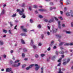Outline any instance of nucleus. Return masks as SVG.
<instances>
[{
	"instance_id": "1",
	"label": "nucleus",
	"mask_w": 73,
	"mask_h": 73,
	"mask_svg": "<svg viewBox=\"0 0 73 73\" xmlns=\"http://www.w3.org/2000/svg\"><path fill=\"white\" fill-rule=\"evenodd\" d=\"M35 66H37L36 67V68H35V70H38L40 68V66H38L37 64H35Z\"/></svg>"
},
{
	"instance_id": "60",
	"label": "nucleus",
	"mask_w": 73,
	"mask_h": 73,
	"mask_svg": "<svg viewBox=\"0 0 73 73\" xmlns=\"http://www.w3.org/2000/svg\"><path fill=\"white\" fill-rule=\"evenodd\" d=\"M21 29H24V26H22L21 27Z\"/></svg>"
},
{
	"instance_id": "33",
	"label": "nucleus",
	"mask_w": 73,
	"mask_h": 73,
	"mask_svg": "<svg viewBox=\"0 0 73 73\" xmlns=\"http://www.w3.org/2000/svg\"><path fill=\"white\" fill-rule=\"evenodd\" d=\"M64 46H66H66H69V44L68 43H65L64 44Z\"/></svg>"
},
{
	"instance_id": "58",
	"label": "nucleus",
	"mask_w": 73,
	"mask_h": 73,
	"mask_svg": "<svg viewBox=\"0 0 73 73\" xmlns=\"http://www.w3.org/2000/svg\"><path fill=\"white\" fill-rule=\"evenodd\" d=\"M69 45H70L71 46L73 45V43H71L69 44Z\"/></svg>"
},
{
	"instance_id": "19",
	"label": "nucleus",
	"mask_w": 73,
	"mask_h": 73,
	"mask_svg": "<svg viewBox=\"0 0 73 73\" xmlns=\"http://www.w3.org/2000/svg\"><path fill=\"white\" fill-rule=\"evenodd\" d=\"M19 14L20 15H23L24 13H23V12H22V11H21L19 12Z\"/></svg>"
},
{
	"instance_id": "35",
	"label": "nucleus",
	"mask_w": 73,
	"mask_h": 73,
	"mask_svg": "<svg viewBox=\"0 0 73 73\" xmlns=\"http://www.w3.org/2000/svg\"><path fill=\"white\" fill-rule=\"evenodd\" d=\"M38 55L37 54H36L35 55V57L36 58H37L38 57Z\"/></svg>"
},
{
	"instance_id": "41",
	"label": "nucleus",
	"mask_w": 73,
	"mask_h": 73,
	"mask_svg": "<svg viewBox=\"0 0 73 73\" xmlns=\"http://www.w3.org/2000/svg\"><path fill=\"white\" fill-rule=\"evenodd\" d=\"M50 57H49V58H47V61H48H48H49V60H50Z\"/></svg>"
},
{
	"instance_id": "30",
	"label": "nucleus",
	"mask_w": 73,
	"mask_h": 73,
	"mask_svg": "<svg viewBox=\"0 0 73 73\" xmlns=\"http://www.w3.org/2000/svg\"><path fill=\"white\" fill-rule=\"evenodd\" d=\"M16 16V13H15L14 14H13L12 16L11 17H15Z\"/></svg>"
},
{
	"instance_id": "3",
	"label": "nucleus",
	"mask_w": 73,
	"mask_h": 73,
	"mask_svg": "<svg viewBox=\"0 0 73 73\" xmlns=\"http://www.w3.org/2000/svg\"><path fill=\"white\" fill-rule=\"evenodd\" d=\"M11 68H7L6 69V72H11Z\"/></svg>"
},
{
	"instance_id": "64",
	"label": "nucleus",
	"mask_w": 73,
	"mask_h": 73,
	"mask_svg": "<svg viewBox=\"0 0 73 73\" xmlns=\"http://www.w3.org/2000/svg\"><path fill=\"white\" fill-rule=\"evenodd\" d=\"M29 69H30V68H29V67H28L27 68H26V70H29Z\"/></svg>"
},
{
	"instance_id": "61",
	"label": "nucleus",
	"mask_w": 73,
	"mask_h": 73,
	"mask_svg": "<svg viewBox=\"0 0 73 73\" xmlns=\"http://www.w3.org/2000/svg\"><path fill=\"white\" fill-rule=\"evenodd\" d=\"M71 26L72 27H73V23L72 22L71 23Z\"/></svg>"
},
{
	"instance_id": "40",
	"label": "nucleus",
	"mask_w": 73,
	"mask_h": 73,
	"mask_svg": "<svg viewBox=\"0 0 73 73\" xmlns=\"http://www.w3.org/2000/svg\"><path fill=\"white\" fill-rule=\"evenodd\" d=\"M19 61H20V60H17L15 61V63H17V62H19Z\"/></svg>"
},
{
	"instance_id": "24",
	"label": "nucleus",
	"mask_w": 73,
	"mask_h": 73,
	"mask_svg": "<svg viewBox=\"0 0 73 73\" xmlns=\"http://www.w3.org/2000/svg\"><path fill=\"white\" fill-rule=\"evenodd\" d=\"M56 31L52 30V31H50L51 32H52V33H56Z\"/></svg>"
},
{
	"instance_id": "22",
	"label": "nucleus",
	"mask_w": 73,
	"mask_h": 73,
	"mask_svg": "<svg viewBox=\"0 0 73 73\" xmlns=\"http://www.w3.org/2000/svg\"><path fill=\"white\" fill-rule=\"evenodd\" d=\"M33 46V49H37V47L35 45H33V46Z\"/></svg>"
},
{
	"instance_id": "59",
	"label": "nucleus",
	"mask_w": 73,
	"mask_h": 73,
	"mask_svg": "<svg viewBox=\"0 0 73 73\" xmlns=\"http://www.w3.org/2000/svg\"><path fill=\"white\" fill-rule=\"evenodd\" d=\"M47 50L48 51H50V47H49L47 49Z\"/></svg>"
},
{
	"instance_id": "36",
	"label": "nucleus",
	"mask_w": 73,
	"mask_h": 73,
	"mask_svg": "<svg viewBox=\"0 0 73 73\" xmlns=\"http://www.w3.org/2000/svg\"><path fill=\"white\" fill-rule=\"evenodd\" d=\"M24 6H25V3H23L22 4L21 6L22 7H24Z\"/></svg>"
},
{
	"instance_id": "21",
	"label": "nucleus",
	"mask_w": 73,
	"mask_h": 73,
	"mask_svg": "<svg viewBox=\"0 0 73 73\" xmlns=\"http://www.w3.org/2000/svg\"><path fill=\"white\" fill-rule=\"evenodd\" d=\"M22 17H23V18H25L26 17V16H25V14H24V13H23V14L22 15Z\"/></svg>"
},
{
	"instance_id": "15",
	"label": "nucleus",
	"mask_w": 73,
	"mask_h": 73,
	"mask_svg": "<svg viewBox=\"0 0 73 73\" xmlns=\"http://www.w3.org/2000/svg\"><path fill=\"white\" fill-rule=\"evenodd\" d=\"M54 43V41L52 40L51 42V44H50V46H52L53 45V44Z\"/></svg>"
},
{
	"instance_id": "46",
	"label": "nucleus",
	"mask_w": 73,
	"mask_h": 73,
	"mask_svg": "<svg viewBox=\"0 0 73 73\" xmlns=\"http://www.w3.org/2000/svg\"><path fill=\"white\" fill-rule=\"evenodd\" d=\"M33 8H37V5H34L33 6Z\"/></svg>"
},
{
	"instance_id": "53",
	"label": "nucleus",
	"mask_w": 73,
	"mask_h": 73,
	"mask_svg": "<svg viewBox=\"0 0 73 73\" xmlns=\"http://www.w3.org/2000/svg\"><path fill=\"white\" fill-rule=\"evenodd\" d=\"M58 53H59V52H58V51H56V54H57V55H58Z\"/></svg>"
},
{
	"instance_id": "54",
	"label": "nucleus",
	"mask_w": 73,
	"mask_h": 73,
	"mask_svg": "<svg viewBox=\"0 0 73 73\" xmlns=\"http://www.w3.org/2000/svg\"><path fill=\"white\" fill-rule=\"evenodd\" d=\"M59 19H61V20H63V18H62V17H59Z\"/></svg>"
},
{
	"instance_id": "2",
	"label": "nucleus",
	"mask_w": 73,
	"mask_h": 73,
	"mask_svg": "<svg viewBox=\"0 0 73 73\" xmlns=\"http://www.w3.org/2000/svg\"><path fill=\"white\" fill-rule=\"evenodd\" d=\"M54 21V19L53 18H52L49 21H48V23H52Z\"/></svg>"
},
{
	"instance_id": "7",
	"label": "nucleus",
	"mask_w": 73,
	"mask_h": 73,
	"mask_svg": "<svg viewBox=\"0 0 73 73\" xmlns=\"http://www.w3.org/2000/svg\"><path fill=\"white\" fill-rule=\"evenodd\" d=\"M46 10L44 9H39V11H40V12H44Z\"/></svg>"
},
{
	"instance_id": "39",
	"label": "nucleus",
	"mask_w": 73,
	"mask_h": 73,
	"mask_svg": "<svg viewBox=\"0 0 73 73\" xmlns=\"http://www.w3.org/2000/svg\"><path fill=\"white\" fill-rule=\"evenodd\" d=\"M0 44L1 45H3V41H0Z\"/></svg>"
},
{
	"instance_id": "38",
	"label": "nucleus",
	"mask_w": 73,
	"mask_h": 73,
	"mask_svg": "<svg viewBox=\"0 0 73 73\" xmlns=\"http://www.w3.org/2000/svg\"><path fill=\"white\" fill-rule=\"evenodd\" d=\"M45 56V54H41V57H43L44 56Z\"/></svg>"
},
{
	"instance_id": "11",
	"label": "nucleus",
	"mask_w": 73,
	"mask_h": 73,
	"mask_svg": "<svg viewBox=\"0 0 73 73\" xmlns=\"http://www.w3.org/2000/svg\"><path fill=\"white\" fill-rule=\"evenodd\" d=\"M70 15H71V17H73V13L72 12V11L71 10L70 13Z\"/></svg>"
},
{
	"instance_id": "47",
	"label": "nucleus",
	"mask_w": 73,
	"mask_h": 73,
	"mask_svg": "<svg viewBox=\"0 0 73 73\" xmlns=\"http://www.w3.org/2000/svg\"><path fill=\"white\" fill-rule=\"evenodd\" d=\"M20 11H20V9H17V12H19H19H20Z\"/></svg>"
},
{
	"instance_id": "57",
	"label": "nucleus",
	"mask_w": 73,
	"mask_h": 73,
	"mask_svg": "<svg viewBox=\"0 0 73 73\" xmlns=\"http://www.w3.org/2000/svg\"><path fill=\"white\" fill-rule=\"evenodd\" d=\"M25 65L24 64V65H22V68H25Z\"/></svg>"
},
{
	"instance_id": "6",
	"label": "nucleus",
	"mask_w": 73,
	"mask_h": 73,
	"mask_svg": "<svg viewBox=\"0 0 73 73\" xmlns=\"http://www.w3.org/2000/svg\"><path fill=\"white\" fill-rule=\"evenodd\" d=\"M60 3L61 5L64 6L63 4V0H60Z\"/></svg>"
},
{
	"instance_id": "28",
	"label": "nucleus",
	"mask_w": 73,
	"mask_h": 73,
	"mask_svg": "<svg viewBox=\"0 0 73 73\" xmlns=\"http://www.w3.org/2000/svg\"><path fill=\"white\" fill-rule=\"evenodd\" d=\"M53 9H56V7H50V11H52Z\"/></svg>"
},
{
	"instance_id": "63",
	"label": "nucleus",
	"mask_w": 73,
	"mask_h": 73,
	"mask_svg": "<svg viewBox=\"0 0 73 73\" xmlns=\"http://www.w3.org/2000/svg\"><path fill=\"white\" fill-rule=\"evenodd\" d=\"M15 23H19V21L18 20H16L15 21Z\"/></svg>"
},
{
	"instance_id": "52",
	"label": "nucleus",
	"mask_w": 73,
	"mask_h": 73,
	"mask_svg": "<svg viewBox=\"0 0 73 73\" xmlns=\"http://www.w3.org/2000/svg\"><path fill=\"white\" fill-rule=\"evenodd\" d=\"M22 56L23 57H25V54L24 53L22 54Z\"/></svg>"
},
{
	"instance_id": "9",
	"label": "nucleus",
	"mask_w": 73,
	"mask_h": 73,
	"mask_svg": "<svg viewBox=\"0 0 73 73\" xmlns=\"http://www.w3.org/2000/svg\"><path fill=\"white\" fill-rule=\"evenodd\" d=\"M56 56L55 55L54 56H53L52 58V60H53V61H54L55 59H56Z\"/></svg>"
},
{
	"instance_id": "8",
	"label": "nucleus",
	"mask_w": 73,
	"mask_h": 73,
	"mask_svg": "<svg viewBox=\"0 0 73 73\" xmlns=\"http://www.w3.org/2000/svg\"><path fill=\"white\" fill-rule=\"evenodd\" d=\"M35 64H32L30 65L29 66V68L30 69L31 68H32L33 66H35Z\"/></svg>"
},
{
	"instance_id": "44",
	"label": "nucleus",
	"mask_w": 73,
	"mask_h": 73,
	"mask_svg": "<svg viewBox=\"0 0 73 73\" xmlns=\"http://www.w3.org/2000/svg\"><path fill=\"white\" fill-rule=\"evenodd\" d=\"M44 37V34H42L41 35V38L43 39Z\"/></svg>"
},
{
	"instance_id": "18",
	"label": "nucleus",
	"mask_w": 73,
	"mask_h": 73,
	"mask_svg": "<svg viewBox=\"0 0 73 73\" xmlns=\"http://www.w3.org/2000/svg\"><path fill=\"white\" fill-rule=\"evenodd\" d=\"M31 45L32 46H33V40H32L31 41Z\"/></svg>"
},
{
	"instance_id": "62",
	"label": "nucleus",
	"mask_w": 73,
	"mask_h": 73,
	"mask_svg": "<svg viewBox=\"0 0 73 73\" xmlns=\"http://www.w3.org/2000/svg\"><path fill=\"white\" fill-rule=\"evenodd\" d=\"M41 43H39V44H38V46H41Z\"/></svg>"
},
{
	"instance_id": "17",
	"label": "nucleus",
	"mask_w": 73,
	"mask_h": 73,
	"mask_svg": "<svg viewBox=\"0 0 73 73\" xmlns=\"http://www.w3.org/2000/svg\"><path fill=\"white\" fill-rule=\"evenodd\" d=\"M8 23L10 25L11 27H12L13 26V25H12L13 23H12V22H8Z\"/></svg>"
},
{
	"instance_id": "51",
	"label": "nucleus",
	"mask_w": 73,
	"mask_h": 73,
	"mask_svg": "<svg viewBox=\"0 0 73 73\" xmlns=\"http://www.w3.org/2000/svg\"><path fill=\"white\" fill-rule=\"evenodd\" d=\"M59 70L60 71V73H63V72H61V68H59Z\"/></svg>"
},
{
	"instance_id": "29",
	"label": "nucleus",
	"mask_w": 73,
	"mask_h": 73,
	"mask_svg": "<svg viewBox=\"0 0 73 73\" xmlns=\"http://www.w3.org/2000/svg\"><path fill=\"white\" fill-rule=\"evenodd\" d=\"M59 53L60 54H64V51H62L59 52Z\"/></svg>"
},
{
	"instance_id": "16",
	"label": "nucleus",
	"mask_w": 73,
	"mask_h": 73,
	"mask_svg": "<svg viewBox=\"0 0 73 73\" xmlns=\"http://www.w3.org/2000/svg\"><path fill=\"white\" fill-rule=\"evenodd\" d=\"M43 70H44V68L42 67L41 69V73H43L44 72Z\"/></svg>"
},
{
	"instance_id": "4",
	"label": "nucleus",
	"mask_w": 73,
	"mask_h": 73,
	"mask_svg": "<svg viewBox=\"0 0 73 73\" xmlns=\"http://www.w3.org/2000/svg\"><path fill=\"white\" fill-rule=\"evenodd\" d=\"M60 21H58V27L59 29H61V24Z\"/></svg>"
},
{
	"instance_id": "14",
	"label": "nucleus",
	"mask_w": 73,
	"mask_h": 73,
	"mask_svg": "<svg viewBox=\"0 0 73 73\" xmlns=\"http://www.w3.org/2000/svg\"><path fill=\"white\" fill-rule=\"evenodd\" d=\"M21 43H22V44H25V42H24V40L23 39H21Z\"/></svg>"
},
{
	"instance_id": "32",
	"label": "nucleus",
	"mask_w": 73,
	"mask_h": 73,
	"mask_svg": "<svg viewBox=\"0 0 73 73\" xmlns=\"http://www.w3.org/2000/svg\"><path fill=\"white\" fill-rule=\"evenodd\" d=\"M13 64V61L12 60H10L9 61V64L10 65H12Z\"/></svg>"
},
{
	"instance_id": "43",
	"label": "nucleus",
	"mask_w": 73,
	"mask_h": 73,
	"mask_svg": "<svg viewBox=\"0 0 73 73\" xmlns=\"http://www.w3.org/2000/svg\"><path fill=\"white\" fill-rule=\"evenodd\" d=\"M44 21H45V22H46V23H47V22H48V20H47V19H45L44 20Z\"/></svg>"
},
{
	"instance_id": "48",
	"label": "nucleus",
	"mask_w": 73,
	"mask_h": 73,
	"mask_svg": "<svg viewBox=\"0 0 73 73\" xmlns=\"http://www.w3.org/2000/svg\"><path fill=\"white\" fill-rule=\"evenodd\" d=\"M31 23H33V20L32 19H31L30 20Z\"/></svg>"
},
{
	"instance_id": "37",
	"label": "nucleus",
	"mask_w": 73,
	"mask_h": 73,
	"mask_svg": "<svg viewBox=\"0 0 73 73\" xmlns=\"http://www.w3.org/2000/svg\"><path fill=\"white\" fill-rule=\"evenodd\" d=\"M66 33L67 34H70V33H71V32H70L68 31H66Z\"/></svg>"
},
{
	"instance_id": "20",
	"label": "nucleus",
	"mask_w": 73,
	"mask_h": 73,
	"mask_svg": "<svg viewBox=\"0 0 73 73\" xmlns=\"http://www.w3.org/2000/svg\"><path fill=\"white\" fill-rule=\"evenodd\" d=\"M63 44H64V42H62L60 43L59 44V46H62L63 45Z\"/></svg>"
},
{
	"instance_id": "31",
	"label": "nucleus",
	"mask_w": 73,
	"mask_h": 73,
	"mask_svg": "<svg viewBox=\"0 0 73 73\" xmlns=\"http://www.w3.org/2000/svg\"><path fill=\"white\" fill-rule=\"evenodd\" d=\"M12 67H17L16 64H13L12 65Z\"/></svg>"
},
{
	"instance_id": "56",
	"label": "nucleus",
	"mask_w": 73,
	"mask_h": 73,
	"mask_svg": "<svg viewBox=\"0 0 73 73\" xmlns=\"http://www.w3.org/2000/svg\"><path fill=\"white\" fill-rule=\"evenodd\" d=\"M3 56L4 58H6V57H7V56L5 54L3 55Z\"/></svg>"
},
{
	"instance_id": "5",
	"label": "nucleus",
	"mask_w": 73,
	"mask_h": 73,
	"mask_svg": "<svg viewBox=\"0 0 73 73\" xmlns=\"http://www.w3.org/2000/svg\"><path fill=\"white\" fill-rule=\"evenodd\" d=\"M21 35L22 36H27V34H26V33H21Z\"/></svg>"
},
{
	"instance_id": "13",
	"label": "nucleus",
	"mask_w": 73,
	"mask_h": 73,
	"mask_svg": "<svg viewBox=\"0 0 73 73\" xmlns=\"http://www.w3.org/2000/svg\"><path fill=\"white\" fill-rule=\"evenodd\" d=\"M67 63H68L66 62H64L63 63V65L64 66H65L66 65Z\"/></svg>"
},
{
	"instance_id": "25",
	"label": "nucleus",
	"mask_w": 73,
	"mask_h": 73,
	"mask_svg": "<svg viewBox=\"0 0 73 73\" xmlns=\"http://www.w3.org/2000/svg\"><path fill=\"white\" fill-rule=\"evenodd\" d=\"M22 30L23 32H27V29H23Z\"/></svg>"
},
{
	"instance_id": "55",
	"label": "nucleus",
	"mask_w": 73,
	"mask_h": 73,
	"mask_svg": "<svg viewBox=\"0 0 73 73\" xmlns=\"http://www.w3.org/2000/svg\"><path fill=\"white\" fill-rule=\"evenodd\" d=\"M50 5H53V3L52 2H50Z\"/></svg>"
},
{
	"instance_id": "34",
	"label": "nucleus",
	"mask_w": 73,
	"mask_h": 73,
	"mask_svg": "<svg viewBox=\"0 0 73 73\" xmlns=\"http://www.w3.org/2000/svg\"><path fill=\"white\" fill-rule=\"evenodd\" d=\"M56 36H57L58 37V38H60L61 37V36H60L59 35H56Z\"/></svg>"
},
{
	"instance_id": "49",
	"label": "nucleus",
	"mask_w": 73,
	"mask_h": 73,
	"mask_svg": "<svg viewBox=\"0 0 73 73\" xmlns=\"http://www.w3.org/2000/svg\"><path fill=\"white\" fill-rule=\"evenodd\" d=\"M54 19H55V20H56V21H57L58 20V19L56 17H54Z\"/></svg>"
},
{
	"instance_id": "23",
	"label": "nucleus",
	"mask_w": 73,
	"mask_h": 73,
	"mask_svg": "<svg viewBox=\"0 0 73 73\" xmlns=\"http://www.w3.org/2000/svg\"><path fill=\"white\" fill-rule=\"evenodd\" d=\"M38 17H39V18H40V19H42L43 18V16H42L41 15H38Z\"/></svg>"
},
{
	"instance_id": "10",
	"label": "nucleus",
	"mask_w": 73,
	"mask_h": 73,
	"mask_svg": "<svg viewBox=\"0 0 73 73\" xmlns=\"http://www.w3.org/2000/svg\"><path fill=\"white\" fill-rule=\"evenodd\" d=\"M23 50L24 52H27V49L26 48H24L23 49Z\"/></svg>"
},
{
	"instance_id": "50",
	"label": "nucleus",
	"mask_w": 73,
	"mask_h": 73,
	"mask_svg": "<svg viewBox=\"0 0 73 73\" xmlns=\"http://www.w3.org/2000/svg\"><path fill=\"white\" fill-rule=\"evenodd\" d=\"M69 61H70V59L68 58L66 62L67 63H68V62H69Z\"/></svg>"
},
{
	"instance_id": "27",
	"label": "nucleus",
	"mask_w": 73,
	"mask_h": 73,
	"mask_svg": "<svg viewBox=\"0 0 73 73\" xmlns=\"http://www.w3.org/2000/svg\"><path fill=\"white\" fill-rule=\"evenodd\" d=\"M62 58H60L59 59V60H58V62H61V60H62Z\"/></svg>"
},
{
	"instance_id": "45",
	"label": "nucleus",
	"mask_w": 73,
	"mask_h": 73,
	"mask_svg": "<svg viewBox=\"0 0 73 73\" xmlns=\"http://www.w3.org/2000/svg\"><path fill=\"white\" fill-rule=\"evenodd\" d=\"M3 31L5 33H7V30H6L4 29L3 30Z\"/></svg>"
},
{
	"instance_id": "26",
	"label": "nucleus",
	"mask_w": 73,
	"mask_h": 73,
	"mask_svg": "<svg viewBox=\"0 0 73 73\" xmlns=\"http://www.w3.org/2000/svg\"><path fill=\"white\" fill-rule=\"evenodd\" d=\"M29 9L30 11H32V6H29Z\"/></svg>"
},
{
	"instance_id": "12",
	"label": "nucleus",
	"mask_w": 73,
	"mask_h": 73,
	"mask_svg": "<svg viewBox=\"0 0 73 73\" xmlns=\"http://www.w3.org/2000/svg\"><path fill=\"white\" fill-rule=\"evenodd\" d=\"M70 13H69V12H67L66 13V15L67 16H70Z\"/></svg>"
},
{
	"instance_id": "42",
	"label": "nucleus",
	"mask_w": 73,
	"mask_h": 73,
	"mask_svg": "<svg viewBox=\"0 0 73 73\" xmlns=\"http://www.w3.org/2000/svg\"><path fill=\"white\" fill-rule=\"evenodd\" d=\"M20 65V63H18L17 65L16 64L17 67H18V66H19Z\"/></svg>"
}]
</instances>
